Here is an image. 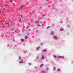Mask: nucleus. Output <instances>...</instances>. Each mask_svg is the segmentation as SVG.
Masks as SVG:
<instances>
[{
	"instance_id": "1",
	"label": "nucleus",
	"mask_w": 73,
	"mask_h": 73,
	"mask_svg": "<svg viewBox=\"0 0 73 73\" xmlns=\"http://www.w3.org/2000/svg\"><path fill=\"white\" fill-rule=\"evenodd\" d=\"M21 21H22L21 20V18H19V20H18V22H21Z\"/></svg>"
},
{
	"instance_id": "2",
	"label": "nucleus",
	"mask_w": 73,
	"mask_h": 73,
	"mask_svg": "<svg viewBox=\"0 0 73 73\" xmlns=\"http://www.w3.org/2000/svg\"><path fill=\"white\" fill-rule=\"evenodd\" d=\"M54 40H56L57 39V37L56 36H54L53 38Z\"/></svg>"
},
{
	"instance_id": "3",
	"label": "nucleus",
	"mask_w": 73,
	"mask_h": 73,
	"mask_svg": "<svg viewBox=\"0 0 73 73\" xmlns=\"http://www.w3.org/2000/svg\"><path fill=\"white\" fill-rule=\"evenodd\" d=\"M53 69L54 71H55V70H56V68L55 67H54L53 68Z\"/></svg>"
},
{
	"instance_id": "4",
	"label": "nucleus",
	"mask_w": 73,
	"mask_h": 73,
	"mask_svg": "<svg viewBox=\"0 0 73 73\" xmlns=\"http://www.w3.org/2000/svg\"><path fill=\"white\" fill-rule=\"evenodd\" d=\"M51 33L52 35H53V34H54V32H53V31H51Z\"/></svg>"
},
{
	"instance_id": "5",
	"label": "nucleus",
	"mask_w": 73,
	"mask_h": 73,
	"mask_svg": "<svg viewBox=\"0 0 73 73\" xmlns=\"http://www.w3.org/2000/svg\"><path fill=\"white\" fill-rule=\"evenodd\" d=\"M46 52V50H43V52Z\"/></svg>"
},
{
	"instance_id": "6",
	"label": "nucleus",
	"mask_w": 73,
	"mask_h": 73,
	"mask_svg": "<svg viewBox=\"0 0 73 73\" xmlns=\"http://www.w3.org/2000/svg\"><path fill=\"white\" fill-rule=\"evenodd\" d=\"M19 63H20L21 64V63H23L24 62L23 61H20L19 62Z\"/></svg>"
},
{
	"instance_id": "7",
	"label": "nucleus",
	"mask_w": 73,
	"mask_h": 73,
	"mask_svg": "<svg viewBox=\"0 0 73 73\" xmlns=\"http://www.w3.org/2000/svg\"><path fill=\"white\" fill-rule=\"evenodd\" d=\"M21 41H22V42H23V41H24V40L23 39H21Z\"/></svg>"
},
{
	"instance_id": "8",
	"label": "nucleus",
	"mask_w": 73,
	"mask_h": 73,
	"mask_svg": "<svg viewBox=\"0 0 73 73\" xmlns=\"http://www.w3.org/2000/svg\"><path fill=\"white\" fill-rule=\"evenodd\" d=\"M5 25H8V24H9V23H5Z\"/></svg>"
},
{
	"instance_id": "9",
	"label": "nucleus",
	"mask_w": 73,
	"mask_h": 73,
	"mask_svg": "<svg viewBox=\"0 0 73 73\" xmlns=\"http://www.w3.org/2000/svg\"><path fill=\"white\" fill-rule=\"evenodd\" d=\"M25 39H27L28 38V37L27 36H26L25 37Z\"/></svg>"
},
{
	"instance_id": "10",
	"label": "nucleus",
	"mask_w": 73,
	"mask_h": 73,
	"mask_svg": "<svg viewBox=\"0 0 73 73\" xmlns=\"http://www.w3.org/2000/svg\"><path fill=\"white\" fill-rule=\"evenodd\" d=\"M42 59H44V55H42Z\"/></svg>"
},
{
	"instance_id": "11",
	"label": "nucleus",
	"mask_w": 73,
	"mask_h": 73,
	"mask_svg": "<svg viewBox=\"0 0 73 73\" xmlns=\"http://www.w3.org/2000/svg\"><path fill=\"white\" fill-rule=\"evenodd\" d=\"M60 58H62V57L60 56H58V58L59 59Z\"/></svg>"
},
{
	"instance_id": "12",
	"label": "nucleus",
	"mask_w": 73,
	"mask_h": 73,
	"mask_svg": "<svg viewBox=\"0 0 73 73\" xmlns=\"http://www.w3.org/2000/svg\"><path fill=\"white\" fill-rule=\"evenodd\" d=\"M60 31H64V29L62 28H61V29H60Z\"/></svg>"
},
{
	"instance_id": "13",
	"label": "nucleus",
	"mask_w": 73,
	"mask_h": 73,
	"mask_svg": "<svg viewBox=\"0 0 73 73\" xmlns=\"http://www.w3.org/2000/svg\"><path fill=\"white\" fill-rule=\"evenodd\" d=\"M9 1L10 3H12V0H10Z\"/></svg>"
},
{
	"instance_id": "14",
	"label": "nucleus",
	"mask_w": 73,
	"mask_h": 73,
	"mask_svg": "<svg viewBox=\"0 0 73 73\" xmlns=\"http://www.w3.org/2000/svg\"><path fill=\"white\" fill-rule=\"evenodd\" d=\"M54 58H56V57H57V56L56 55H54Z\"/></svg>"
},
{
	"instance_id": "15",
	"label": "nucleus",
	"mask_w": 73,
	"mask_h": 73,
	"mask_svg": "<svg viewBox=\"0 0 73 73\" xmlns=\"http://www.w3.org/2000/svg\"><path fill=\"white\" fill-rule=\"evenodd\" d=\"M42 66H43V64H41V65L40 66V67H42Z\"/></svg>"
},
{
	"instance_id": "16",
	"label": "nucleus",
	"mask_w": 73,
	"mask_h": 73,
	"mask_svg": "<svg viewBox=\"0 0 73 73\" xmlns=\"http://www.w3.org/2000/svg\"><path fill=\"white\" fill-rule=\"evenodd\" d=\"M19 59H21V57L20 56H19L18 58Z\"/></svg>"
},
{
	"instance_id": "17",
	"label": "nucleus",
	"mask_w": 73,
	"mask_h": 73,
	"mask_svg": "<svg viewBox=\"0 0 73 73\" xmlns=\"http://www.w3.org/2000/svg\"><path fill=\"white\" fill-rule=\"evenodd\" d=\"M39 48V47H37L36 48V50H38V49Z\"/></svg>"
},
{
	"instance_id": "18",
	"label": "nucleus",
	"mask_w": 73,
	"mask_h": 73,
	"mask_svg": "<svg viewBox=\"0 0 73 73\" xmlns=\"http://www.w3.org/2000/svg\"><path fill=\"white\" fill-rule=\"evenodd\" d=\"M57 70H58V71H60V69H57Z\"/></svg>"
},
{
	"instance_id": "19",
	"label": "nucleus",
	"mask_w": 73,
	"mask_h": 73,
	"mask_svg": "<svg viewBox=\"0 0 73 73\" xmlns=\"http://www.w3.org/2000/svg\"><path fill=\"white\" fill-rule=\"evenodd\" d=\"M3 11H5V10L4 9H3Z\"/></svg>"
},
{
	"instance_id": "20",
	"label": "nucleus",
	"mask_w": 73,
	"mask_h": 73,
	"mask_svg": "<svg viewBox=\"0 0 73 73\" xmlns=\"http://www.w3.org/2000/svg\"><path fill=\"white\" fill-rule=\"evenodd\" d=\"M21 9H22V8H23V7H21Z\"/></svg>"
},
{
	"instance_id": "21",
	"label": "nucleus",
	"mask_w": 73,
	"mask_h": 73,
	"mask_svg": "<svg viewBox=\"0 0 73 73\" xmlns=\"http://www.w3.org/2000/svg\"><path fill=\"white\" fill-rule=\"evenodd\" d=\"M28 24L29 25H30V23H28Z\"/></svg>"
},
{
	"instance_id": "22",
	"label": "nucleus",
	"mask_w": 73,
	"mask_h": 73,
	"mask_svg": "<svg viewBox=\"0 0 73 73\" xmlns=\"http://www.w3.org/2000/svg\"><path fill=\"white\" fill-rule=\"evenodd\" d=\"M28 9H29V7H28Z\"/></svg>"
},
{
	"instance_id": "23",
	"label": "nucleus",
	"mask_w": 73,
	"mask_h": 73,
	"mask_svg": "<svg viewBox=\"0 0 73 73\" xmlns=\"http://www.w3.org/2000/svg\"><path fill=\"white\" fill-rule=\"evenodd\" d=\"M6 5H4V7H6Z\"/></svg>"
},
{
	"instance_id": "24",
	"label": "nucleus",
	"mask_w": 73,
	"mask_h": 73,
	"mask_svg": "<svg viewBox=\"0 0 73 73\" xmlns=\"http://www.w3.org/2000/svg\"><path fill=\"white\" fill-rule=\"evenodd\" d=\"M24 7V6H21V7Z\"/></svg>"
},
{
	"instance_id": "25",
	"label": "nucleus",
	"mask_w": 73,
	"mask_h": 73,
	"mask_svg": "<svg viewBox=\"0 0 73 73\" xmlns=\"http://www.w3.org/2000/svg\"><path fill=\"white\" fill-rule=\"evenodd\" d=\"M22 18H23V17H22Z\"/></svg>"
},
{
	"instance_id": "26",
	"label": "nucleus",
	"mask_w": 73,
	"mask_h": 73,
	"mask_svg": "<svg viewBox=\"0 0 73 73\" xmlns=\"http://www.w3.org/2000/svg\"><path fill=\"white\" fill-rule=\"evenodd\" d=\"M72 63H73V61L72 62Z\"/></svg>"
}]
</instances>
